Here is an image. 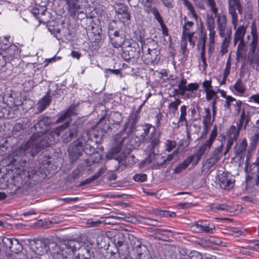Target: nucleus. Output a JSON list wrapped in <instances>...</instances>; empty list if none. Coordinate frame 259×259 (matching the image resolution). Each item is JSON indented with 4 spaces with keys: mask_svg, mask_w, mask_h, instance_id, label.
<instances>
[{
    "mask_svg": "<svg viewBox=\"0 0 259 259\" xmlns=\"http://www.w3.org/2000/svg\"><path fill=\"white\" fill-rule=\"evenodd\" d=\"M48 246L49 247V251L50 252L54 258L59 254H64L58 244L53 241L52 240L49 239V243H48Z\"/></svg>",
    "mask_w": 259,
    "mask_h": 259,
    "instance_id": "obj_26",
    "label": "nucleus"
},
{
    "mask_svg": "<svg viewBox=\"0 0 259 259\" xmlns=\"http://www.w3.org/2000/svg\"><path fill=\"white\" fill-rule=\"evenodd\" d=\"M122 34H119L110 41L114 48H118L121 47L124 42V38Z\"/></svg>",
    "mask_w": 259,
    "mask_h": 259,
    "instance_id": "obj_32",
    "label": "nucleus"
},
{
    "mask_svg": "<svg viewBox=\"0 0 259 259\" xmlns=\"http://www.w3.org/2000/svg\"><path fill=\"white\" fill-rule=\"evenodd\" d=\"M69 122V121H66L62 125L55 128L53 132L55 135L59 136L61 133L68 127V130L65 131L62 136V141L64 143H67L73 138L76 137L81 126L79 123L75 122L70 125Z\"/></svg>",
    "mask_w": 259,
    "mask_h": 259,
    "instance_id": "obj_3",
    "label": "nucleus"
},
{
    "mask_svg": "<svg viewBox=\"0 0 259 259\" xmlns=\"http://www.w3.org/2000/svg\"><path fill=\"white\" fill-rule=\"evenodd\" d=\"M202 156L203 155L197 150L193 155H189L187 157H191L192 159L191 162H193L192 164L196 165L198 163Z\"/></svg>",
    "mask_w": 259,
    "mask_h": 259,
    "instance_id": "obj_50",
    "label": "nucleus"
},
{
    "mask_svg": "<svg viewBox=\"0 0 259 259\" xmlns=\"http://www.w3.org/2000/svg\"><path fill=\"white\" fill-rule=\"evenodd\" d=\"M10 119L13 118V116L11 113L10 107H3L0 106V118Z\"/></svg>",
    "mask_w": 259,
    "mask_h": 259,
    "instance_id": "obj_35",
    "label": "nucleus"
},
{
    "mask_svg": "<svg viewBox=\"0 0 259 259\" xmlns=\"http://www.w3.org/2000/svg\"><path fill=\"white\" fill-rule=\"evenodd\" d=\"M187 82L186 79L183 77L178 84L179 90H181V96H184L185 95V92L187 87V85H186Z\"/></svg>",
    "mask_w": 259,
    "mask_h": 259,
    "instance_id": "obj_55",
    "label": "nucleus"
},
{
    "mask_svg": "<svg viewBox=\"0 0 259 259\" xmlns=\"http://www.w3.org/2000/svg\"><path fill=\"white\" fill-rule=\"evenodd\" d=\"M206 23L208 30L214 29L215 23L214 18L212 15L207 14L206 16Z\"/></svg>",
    "mask_w": 259,
    "mask_h": 259,
    "instance_id": "obj_49",
    "label": "nucleus"
},
{
    "mask_svg": "<svg viewBox=\"0 0 259 259\" xmlns=\"http://www.w3.org/2000/svg\"><path fill=\"white\" fill-rule=\"evenodd\" d=\"M229 14L231 16L232 23L234 29H236L237 26L238 18L236 12V9L238 13L240 15L243 14V9L240 1L234 0V3H228Z\"/></svg>",
    "mask_w": 259,
    "mask_h": 259,
    "instance_id": "obj_11",
    "label": "nucleus"
},
{
    "mask_svg": "<svg viewBox=\"0 0 259 259\" xmlns=\"http://www.w3.org/2000/svg\"><path fill=\"white\" fill-rule=\"evenodd\" d=\"M138 162V159H137L134 155H128L126 156V163L125 165L128 166H131L136 164Z\"/></svg>",
    "mask_w": 259,
    "mask_h": 259,
    "instance_id": "obj_59",
    "label": "nucleus"
},
{
    "mask_svg": "<svg viewBox=\"0 0 259 259\" xmlns=\"http://www.w3.org/2000/svg\"><path fill=\"white\" fill-rule=\"evenodd\" d=\"M136 38L137 41H139L141 44V48L142 50L145 49V48H147V46H148L145 44V37L144 35L140 31H137L135 32Z\"/></svg>",
    "mask_w": 259,
    "mask_h": 259,
    "instance_id": "obj_42",
    "label": "nucleus"
},
{
    "mask_svg": "<svg viewBox=\"0 0 259 259\" xmlns=\"http://www.w3.org/2000/svg\"><path fill=\"white\" fill-rule=\"evenodd\" d=\"M80 171L78 169L73 170L70 175L68 177V182L73 183L79 177Z\"/></svg>",
    "mask_w": 259,
    "mask_h": 259,
    "instance_id": "obj_53",
    "label": "nucleus"
},
{
    "mask_svg": "<svg viewBox=\"0 0 259 259\" xmlns=\"http://www.w3.org/2000/svg\"><path fill=\"white\" fill-rule=\"evenodd\" d=\"M207 2V5L211 8V11L217 17L218 9L216 7L214 0H205Z\"/></svg>",
    "mask_w": 259,
    "mask_h": 259,
    "instance_id": "obj_60",
    "label": "nucleus"
},
{
    "mask_svg": "<svg viewBox=\"0 0 259 259\" xmlns=\"http://www.w3.org/2000/svg\"><path fill=\"white\" fill-rule=\"evenodd\" d=\"M180 257L179 259H189L190 258L189 255L188 254V250L185 247H179L178 249Z\"/></svg>",
    "mask_w": 259,
    "mask_h": 259,
    "instance_id": "obj_56",
    "label": "nucleus"
},
{
    "mask_svg": "<svg viewBox=\"0 0 259 259\" xmlns=\"http://www.w3.org/2000/svg\"><path fill=\"white\" fill-rule=\"evenodd\" d=\"M155 3H146L145 4L142 5L143 6V9L145 13L147 14L151 13V12L156 8V7L154 6Z\"/></svg>",
    "mask_w": 259,
    "mask_h": 259,
    "instance_id": "obj_58",
    "label": "nucleus"
},
{
    "mask_svg": "<svg viewBox=\"0 0 259 259\" xmlns=\"http://www.w3.org/2000/svg\"><path fill=\"white\" fill-rule=\"evenodd\" d=\"M107 114V110H102V113L101 115V117L100 118L99 121L98 123L99 125V130L101 131L102 134H110L112 132V127L110 125V124H111L110 120L109 119H105Z\"/></svg>",
    "mask_w": 259,
    "mask_h": 259,
    "instance_id": "obj_17",
    "label": "nucleus"
},
{
    "mask_svg": "<svg viewBox=\"0 0 259 259\" xmlns=\"http://www.w3.org/2000/svg\"><path fill=\"white\" fill-rule=\"evenodd\" d=\"M204 111L206 115L203 116V123L211 124V114L210 110L209 108H205Z\"/></svg>",
    "mask_w": 259,
    "mask_h": 259,
    "instance_id": "obj_57",
    "label": "nucleus"
},
{
    "mask_svg": "<svg viewBox=\"0 0 259 259\" xmlns=\"http://www.w3.org/2000/svg\"><path fill=\"white\" fill-rule=\"evenodd\" d=\"M114 9L116 14L120 16L118 18L122 22L125 23L131 20V15L128 11V8L123 3L115 1Z\"/></svg>",
    "mask_w": 259,
    "mask_h": 259,
    "instance_id": "obj_12",
    "label": "nucleus"
},
{
    "mask_svg": "<svg viewBox=\"0 0 259 259\" xmlns=\"http://www.w3.org/2000/svg\"><path fill=\"white\" fill-rule=\"evenodd\" d=\"M97 20L96 17L90 16H88L86 14V17L83 18V21L85 22V29L88 30V28H90L91 26H93L94 24H96V21Z\"/></svg>",
    "mask_w": 259,
    "mask_h": 259,
    "instance_id": "obj_41",
    "label": "nucleus"
},
{
    "mask_svg": "<svg viewBox=\"0 0 259 259\" xmlns=\"http://www.w3.org/2000/svg\"><path fill=\"white\" fill-rule=\"evenodd\" d=\"M240 130L236 128L235 125H232L229 130V139H232L235 141L237 140Z\"/></svg>",
    "mask_w": 259,
    "mask_h": 259,
    "instance_id": "obj_40",
    "label": "nucleus"
},
{
    "mask_svg": "<svg viewBox=\"0 0 259 259\" xmlns=\"http://www.w3.org/2000/svg\"><path fill=\"white\" fill-rule=\"evenodd\" d=\"M103 173V170L102 169H100L97 172H96L94 175H93L92 177L86 179L84 181L80 182L79 185V186H84L87 184H89L91 183L92 182L98 179Z\"/></svg>",
    "mask_w": 259,
    "mask_h": 259,
    "instance_id": "obj_31",
    "label": "nucleus"
},
{
    "mask_svg": "<svg viewBox=\"0 0 259 259\" xmlns=\"http://www.w3.org/2000/svg\"><path fill=\"white\" fill-rule=\"evenodd\" d=\"M142 48L135 41L132 42L121 54V58L126 62H132L133 64L137 62L141 55Z\"/></svg>",
    "mask_w": 259,
    "mask_h": 259,
    "instance_id": "obj_4",
    "label": "nucleus"
},
{
    "mask_svg": "<svg viewBox=\"0 0 259 259\" xmlns=\"http://www.w3.org/2000/svg\"><path fill=\"white\" fill-rule=\"evenodd\" d=\"M181 103V101L179 99H176L175 101L171 102L168 104V108L170 112L175 114L178 110L179 105Z\"/></svg>",
    "mask_w": 259,
    "mask_h": 259,
    "instance_id": "obj_45",
    "label": "nucleus"
},
{
    "mask_svg": "<svg viewBox=\"0 0 259 259\" xmlns=\"http://www.w3.org/2000/svg\"><path fill=\"white\" fill-rule=\"evenodd\" d=\"M103 134H99V132L91 130L82 133L80 137L84 143L85 153L87 154L91 155L96 153L101 157L100 153L104 151V148L99 147V144L103 141Z\"/></svg>",
    "mask_w": 259,
    "mask_h": 259,
    "instance_id": "obj_2",
    "label": "nucleus"
},
{
    "mask_svg": "<svg viewBox=\"0 0 259 259\" xmlns=\"http://www.w3.org/2000/svg\"><path fill=\"white\" fill-rule=\"evenodd\" d=\"M79 252L76 256L77 259H90L93 252L89 246H82L78 249Z\"/></svg>",
    "mask_w": 259,
    "mask_h": 259,
    "instance_id": "obj_22",
    "label": "nucleus"
},
{
    "mask_svg": "<svg viewBox=\"0 0 259 259\" xmlns=\"http://www.w3.org/2000/svg\"><path fill=\"white\" fill-rule=\"evenodd\" d=\"M55 118L49 116L42 115L37 120H34L33 128L37 133L42 134L46 133L52 124H54Z\"/></svg>",
    "mask_w": 259,
    "mask_h": 259,
    "instance_id": "obj_6",
    "label": "nucleus"
},
{
    "mask_svg": "<svg viewBox=\"0 0 259 259\" xmlns=\"http://www.w3.org/2000/svg\"><path fill=\"white\" fill-rule=\"evenodd\" d=\"M2 241L4 244L11 250L14 249L13 246L14 245L19 246V248H17L18 250H19V248H22L21 245L19 243L18 240L17 239L4 237Z\"/></svg>",
    "mask_w": 259,
    "mask_h": 259,
    "instance_id": "obj_27",
    "label": "nucleus"
},
{
    "mask_svg": "<svg viewBox=\"0 0 259 259\" xmlns=\"http://www.w3.org/2000/svg\"><path fill=\"white\" fill-rule=\"evenodd\" d=\"M64 245L66 248L70 250L72 252H74L80 248L79 243L74 240H67L65 242Z\"/></svg>",
    "mask_w": 259,
    "mask_h": 259,
    "instance_id": "obj_34",
    "label": "nucleus"
},
{
    "mask_svg": "<svg viewBox=\"0 0 259 259\" xmlns=\"http://www.w3.org/2000/svg\"><path fill=\"white\" fill-rule=\"evenodd\" d=\"M163 116L162 115L161 112H159L156 116L155 125L152 127V131L150 134V135L146 140L147 142H150V144L148 147H149L150 150H153L156 146H157L159 143V134L157 135L156 134V131L157 129H159L161 125V121L162 120Z\"/></svg>",
    "mask_w": 259,
    "mask_h": 259,
    "instance_id": "obj_8",
    "label": "nucleus"
},
{
    "mask_svg": "<svg viewBox=\"0 0 259 259\" xmlns=\"http://www.w3.org/2000/svg\"><path fill=\"white\" fill-rule=\"evenodd\" d=\"M217 28L218 29H226L227 18L225 15L218 14L217 15Z\"/></svg>",
    "mask_w": 259,
    "mask_h": 259,
    "instance_id": "obj_37",
    "label": "nucleus"
},
{
    "mask_svg": "<svg viewBox=\"0 0 259 259\" xmlns=\"http://www.w3.org/2000/svg\"><path fill=\"white\" fill-rule=\"evenodd\" d=\"M210 208L213 211L215 212L218 210H225L228 211L231 209V207L226 203H213L210 204Z\"/></svg>",
    "mask_w": 259,
    "mask_h": 259,
    "instance_id": "obj_36",
    "label": "nucleus"
},
{
    "mask_svg": "<svg viewBox=\"0 0 259 259\" xmlns=\"http://www.w3.org/2000/svg\"><path fill=\"white\" fill-rule=\"evenodd\" d=\"M49 243V239L44 238L42 239H35L32 244V248L36 254L42 255L48 252L49 247L48 246Z\"/></svg>",
    "mask_w": 259,
    "mask_h": 259,
    "instance_id": "obj_13",
    "label": "nucleus"
},
{
    "mask_svg": "<svg viewBox=\"0 0 259 259\" xmlns=\"http://www.w3.org/2000/svg\"><path fill=\"white\" fill-rule=\"evenodd\" d=\"M28 121V119L25 118L22 120L21 122L16 123L13 127V131L15 132H20L27 128L28 126L27 124Z\"/></svg>",
    "mask_w": 259,
    "mask_h": 259,
    "instance_id": "obj_39",
    "label": "nucleus"
},
{
    "mask_svg": "<svg viewBox=\"0 0 259 259\" xmlns=\"http://www.w3.org/2000/svg\"><path fill=\"white\" fill-rule=\"evenodd\" d=\"M22 85L24 90L27 92L31 90L35 85L33 80L30 78L25 79L23 82Z\"/></svg>",
    "mask_w": 259,
    "mask_h": 259,
    "instance_id": "obj_48",
    "label": "nucleus"
},
{
    "mask_svg": "<svg viewBox=\"0 0 259 259\" xmlns=\"http://www.w3.org/2000/svg\"><path fill=\"white\" fill-rule=\"evenodd\" d=\"M164 233H172V232L170 230L156 229L154 234L155 238L158 240L167 241L169 240V237Z\"/></svg>",
    "mask_w": 259,
    "mask_h": 259,
    "instance_id": "obj_24",
    "label": "nucleus"
},
{
    "mask_svg": "<svg viewBox=\"0 0 259 259\" xmlns=\"http://www.w3.org/2000/svg\"><path fill=\"white\" fill-rule=\"evenodd\" d=\"M6 51V56L9 61H12L15 59H19L21 50H20L14 44H11L5 49Z\"/></svg>",
    "mask_w": 259,
    "mask_h": 259,
    "instance_id": "obj_20",
    "label": "nucleus"
},
{
    "mask_svg": "<svg viewBox=\"0 0 259 259\" xmlns=\"http://www.w3.org/2000/svg\"><path fill=\"white\" fill-rule=\"evenodd\" d=\"M66 5L68 15L73 18L77 17L76 14L81 9V0H62Z\"/></svg>",
    "mask_w": 259,
    "mask_h": 259,
    "instance_id": "obj_16",
    "label": "nucleus"
},
{
    "mask_svg": "<svg viewBox=\"0 0 259 259\" xmlns=\"http://www.w3.org/2000/svg\"><path fill=\"white\" fill-rule=\"evenodd\" d=\"M123 118L121 113L118 111L112 112L110 114L109 119L111 124L119 125Z\"/></svg>",
    "mask_w": 259,
    "mask_h": 259,
    "instance_id": "obj_28",
    "label": "nucleus"
},
{
    "mask_svg": "<svg viewBox=\"0 0 259 259\" xmlns=\"http://www.w3.org/2000/svg\"><path fill=\"white\" fill-rule=\"evenodd\" d=\"M191 157H187L182 162L180 163L174 169V173L179 174L183 170L186 169L191 163Z\"/></svg>",
    "mask_w": 259,
    "mask_h": 259,
    "instance_id": "obj_29",
    "label": "nucleus"
},
{
    "mask_svg": "<svg viewBox=\"0 0 259 259\" xmlns=\"http://www.w3.org/2000/svg\"><path fill=\"white\" fill-rule=\"evenodd\" d=\"M233 88L236 91L240 94H243L245 91V86L243 84L241 78H239L237 80Z\"/></svg>",
    "mask_w": 259,
    "mask_h": 259,
    "instance_id": "obj_44",
    "label": "nucleus"
},
{
    "mask_svg": "<svg viewBox=\"0 0 259 259\" xmlns=\"http://www.w3.org/2000/svg\"><path fill=\"white\" fill-rule=\"evenodd\" d=\"M245 47V44L244 40H240V41L237 46V51H236V59L238 61L239 60V58L240 57H242V55H243L242 52L245 51L244 50Z\"/></svg>",
    "mask_w": 259,
    "mask_h": 259,
    "instance_id": "obj_43",
    "label": "nucleus"
},
{
    "mask_svg": "<svg viewBox=\"0 0 259 259\" xmlns=\"http://www.w3.org/2000/svg\"><path fill=\"white\" fill-rule=\"evenodd\" d=\"M251 34H252V40L251 42L250 45V48H249V51L253 54L255 52V51L256 48L257 44L258 41V36L256 32V29H252L251 31Z\"/></svg>",
    "mask_w": 259,
    "mask_h": 259,
    "instance_id": "obj_33",
    "label": "nucleus"
},
{
    "mask_svg": "<svg viewBox=\"0 0 259 259\" xmlns=\"http://www.w3.org/2000/svg\"><path fill=\"white\" fill-rule=\"evenodd\" d=\"M199 231L208 234H212L215 230V226L206 221H200L195 223L194 225Z\"/></svg>",
    "mask_w": 259,
    "mask_h": 259,
    "instance_id": "obj_18",
    "label": "nucleus"
},
{
    "mask_svg": "<svg viewBox=\"0 0 259 259\" xmlns=\"http://www.w3.org/2000/svg\"><path fill=\"white\" fill-rule=\"evenodd\" d=\"M50 94V92L48 91L47 95L39 101L37 106L38 112H42L48 106H49L51 101V97Z\"/></svg>",
    "mask_w": 259,
    "mask_h": 259,
    "instance_id": "obj_23",
    "label": "nucleus"
},
{
    "mask_svg": "<svg viewBox=\"0 0 259 259\" xmlns=\"http://www.w3.org/2000/svg\"><path fill=\"white\" fill-rule=\"evenodd\" d=\"M74 111L71 107H69L66 111H62L57 116L58 118H55L54 123H59L66 121H69L67 119H70L71 116L73 114Z\"/></svg>",
    "mask_w": 259,
    "mask_h": 259,
    "instance_id": "obj_21",
    "label": "nucleus"
},
{
    "mask_svg": "<svg viewBox=\"0 0 259 259\" xmlns=\"http://www.w3.org/2000/svg\"><path fill=\"white\" fill-rule=\"evenodd\" d=\"M205 92L206 93V99L208 101L211 100L214 96H216L217 92L212 89H206Z\"/></svg>",
    "mask_w": 259,
    "mask_h": 259,
    "instance_id": "obj_63",
    "label": "nucleus"
},
{
    "mask_svg": "<svg viewBox=\"0 0 259 259\" xmlns=\"http://www.w3.org/2000/svg\"><path fill=\"white\" fill-rule=\"evenodd\" d=\"M236 29L234 36L240 39V40H243V37L246 32V28L243 25L239 26Z\"/></svg>",
    "mask_w": 259,
    "mask_h": 259,
    "instance_id": "obj_46",
    "label": "nucleus"
},
{
    "mask_svg": "<svg viewBox=\"0 0 259 259\" xmlns=\"http://www.w3.org/2000/svg\"><path fill=\"white\" fill-rule=\"evenodd\" d=\"M212 145V143L206 140L203 144L199 147V149L197 150L199 153L203 155L205 152L209 151Z\"/></svg>",
    "mask_w": 259,
    "mask_h": 259,
    "instance_id": "obj_47",
    "label": "nucleus"
},
{
    "mask_svg": "<svg viewBox=\"0 0 259 259\" xmlns=\"http://www.w3.org/2000/svg\"><path fill=\"white\" fill-rule=\"evenodd\" d=\"M51 145L50 139L48 136L42 138L38 137L34 139L32 136L25 144L19 147L12 154L9 156V159L12 158L11 162L15 163L19 157L26 156L34 157L37 155L41 150L48 148ZM30 158H28V160Z\"/></svg>",
    "mask_w": 259,
    "mask_h": 259,
    "instance_id": "obj_1",
    "label": "nucleus"
},
{
    "mask_svg": "<svg viewBox=\"0 0 259 259\" xmlns=\"http://www.w3.org/2000/svg\"><path fill=\"white\" fill-rule=\"evenodd\" d=\"M10 36H5L0 38V49L5 50L9 46V38Z\"/></svg>",
    "mask_w": 259,
    "mask_h": 259,
    "instance_id": "obj_54",
    "label": "nucleus"
},
{
    "mask_svg": "<svg viewBox=\"0 0 259 259\" xmlns=\"http://www.w3.org/2000/svg\"><path fill=\"white\" fill-rule=\"evenodd\" d=\"M88 30L91 31L92 33L94 34H98L99 33H102V31L101 27L96 23L94 24L93 26H91L90 28H88Z\"/></svg>",
    "mask_w": 259,
    "mask_h": 259,
    "instance_id": "obj_64",
    "label": "nucleus"
},
{
    "mask_svg": "<svg viewBox=\"0 0 259 259\" xmlns=\"http://www.w3.org/2000/svg\"><path fill=\"white\" fill-rule=\"evenodd\" d=\"M152 127L153 125L149 123H146L144 125L138 126V127L142 128V130L144 131L141 135V136L142 137V139L145 143H148L146 140L148 138V136L147 138L146 137L148 135L150 132V130L152 128Z\"/></svg>",
    "mask_w": 259,
    "mask_h": 259,
    "instance_id": "obj_38",
    "label": "nucleus"
},
{
    "mask_svg": "<svg viewBox=\"0 0 259 259\" xmlns=\"http://www.w3.org/2000/svg\"><path fill=\"white\" fill-rule=\"evenodd\" d=\"M235 180L232 178L231 174L223 172L220 176L219 183L220 187L225 190H229L233 188Z\"/></svg>",
    "mask_w": 259,
    "mask_h": 259,
    "instance_id": "obj_15",
    "label": "nucleus"
},
{
    "mask_svg": "<svg viewBox=\"0 0 259 259\" xmlns=\"http://www.w3.org/2000/svg\"><path fill=\"white\" fill-rule=\"evenodd\" d=\"M104 72L105 73V76L106 78H108L109 77L110 74H113L117 76L120 75V77H122L120 69H112L110 68H106L104 70Z\"/></svg>",
    "mask_w": 259,
    "mask_h": 259,
    "instance_id": "obj_52",
    "label": "nucleus"
},
{
    "mask_svg": "<svg viewBox=\"0 0 259 259\" xmlns=\"http://www.w3.org/2000/svg\"><path fill=\"white\" fill-rule=\"evenodd\" d=\"M24 175L27 177V181L29 183H38L45 178L42 170L38 167H30L24 171Z\"/></svg>",
    "mask_w": 259,
    "mask_h": 259,
    "instance_id": "obj_10",
    "label": "nucleus"
},
{
    "mask_svg": "<svg viewBox=\"0 0 259 259\" xmlns=\"http://www.w3.org/2000/svg\"><path fill=\"white\" fill-rule=\"evenodd\" d=\"M81 137L71 143L68 148V152L69 159L71 163L76 161L85 152L84 143L81 140Z\"/></svg>",
    "mask_w": 259,
    "mask_h": 259,
    "instance_id": "obj_5",
    "label": "nucleus"
},
{
    "mask_svg": "<svg viewBox=\"0 0 259 259\" xmlns=\"http://www.w3.org/2000/svg\"><path fill=\"white\" fill-rule=\"evenodd\" d=\"M124 142V138H122L120 141L117 142L116 145L112 147L111 149L107 153L106 157L108 159H114L117 160L119 164H123L122 161L125 160L126 163V156L124 154L121 153L117 155L121 151L122 146ZM119 166L116 167V169H118Z\"/></svg>",
    "mask_w": 259,
    "mask_h": 259,
    "instance_id": "obj_9",
    "label": "nucleus"
},
{
    "mask_svg": "<svg viewBox=\"0 0 259 259\" xmlns=\"http://www.w3.org/2000/svg\"><path fill=\"white\" fill-rule=\"evenodd\" d=\"M147 51L142 50L143 55L142 59L147 64H154L157 61V58L160 54V51L155 48H150L147 47Z\"/></svg>",
    "mask_w": 259,
    "mask_h": 259,
    "instance_id": "obj_14",
    "label": "nucleus"
},
{
    "mask_svg": "<svg viewBox=\"0 0 259 259\" xmlns=\"http://www.w3.org/2000/svg\"><path fill=\"white\" fill-rule=\"evenodd\" d=\"M112 242L116 247V252L118 253V256H121V255L128 254V244L123 233L119 232L115 234L113 238Z\"/></svg>",
    "mask_w": 259,
    "mask_h": 259,
    "instance_id": "obj_7",
    "label": "nucleus"
},
{
    "mask_svg": "<svg viewBox=\"0 0 259 259\" xmlns=\"http://www.w3.org/2000/svg\"><path fill=\"white\" fill-rule=\"evenodd\" d=\"M238 144H236L235 146V155L237 157H240V158H242L243 155L244 154L245 152L246 151V148L247 146V143L246 140L244 139L242 140L241 142L239 145L238 147L237 148Z\"/></svg>",
    "mask_w": 259,
    "mask_h": 259,
    "instance_id": "obj_25",
    "label": "nucleus"
},
{
    "mask_svg": "<svg viewBox=\"0 0 259 259\" xmlns=\"http://www.w3.org/2000/svg\"><path fill=\"white\" fill-rule=\"evenodd\" d=\"M223 147L224 145L222 143L219 147L214 149L207 160L208 164L213 166L220 160Z\"/></svg>",
    "mask_w": 259,
    "mask_h": 259,
    "instance_id": "obj_19",
    "label": "nucleus"
},
{
    "mask_svg": "<svg viewBox=\"0 0 259 259\" xmlns=\"http://www.w3.org/2000/svg\"><path fill=\"white\" fill-rule=\"evenodd\" d=\"M199 38L197 44V48L198 49H199V46L201 44V41H206L207 38L206 32L205 31L200 30L199 31Z\"/></svg>",
    "mask_w": 259,
    "mask_h": 259,
    "instance_id": "obj_62",
    "label": "nucleus"
},
{
    "mask_svg": "<svg viewBox=\"0 0 259 259\" xmlns=\"http://www.w3.org/2000/svg\"><path fill=\"white\" fill-rule=\"evenodd\" d=\"M187 106L186 105H183L181 107V115L179 119V122L185 121L187 123V119L186 116L187 115Z\"/></svg>",
    "mask_w": 259,
    "mask_h": 259,
    "instance_id": "obj_61",
    "label": "nucleus"
},
{
    "mask_svg": "<svg viewBox=\"0 0 259 259\" xmlns=\"http://www.w3.org/2000/svg\"><path fill=\"white\" fill-rule=\"evenodd\" d=\"M133 179L136 182L142 183L147 180V176L145 174L140 172L135 174L133 177Z\"/></svg>",
    "mask_w": 259,
    "mask_h": 259,
    "instance_id": "obj_51",
    "label": "nucleus"
},
{
    "mask_svg": "<svg viewBox=\"0 0 259 259\" xmlns=\"http://www.w3.org/2000/svg\"><path fill=\"white\" fill-rule=\"evenodd\" d=\"M14 93H8L4 95L3 99L8 106L11 107L17 105L15 101V97H14Z\"/></svg>",
    "mask_w": 259,
    "mask_h": 259,
    "instance_id": "obj_30",
    "label": "nucleus"
}]
</instances>
